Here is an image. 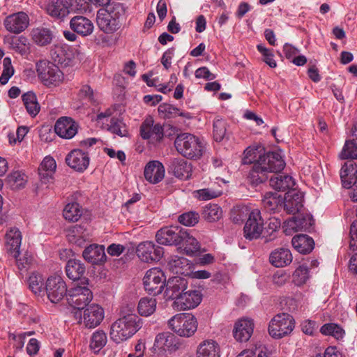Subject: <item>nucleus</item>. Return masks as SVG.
<instances>
[{"label": "nucleus", "instance_id": "obj_33", "mask_svg": "<svg viewBox=\"0 0 357 357\" xmlns=\"http://www.w3.org/2000/svg\"><path fill=\"white\" fill-rule=\"evenodd\" d=\"M291 251L284 248H280L272 251L269 256L270 263L275 267H284L292 261Z\"/></svg>", "mask_w": 357, "mask_h": 357}, {"label": "nucleus", "instance_id": "obj_50", "mask_svg": "<svg viewBox=\"0 0 357 357\" xmlns=\"http://www.w3.org/2000/svg\"><path fill=\"white\" fill-rule=\"evenodd\" d=\"M227 135V122L222 119H215L213 124V136L216 142H221Z\"/></svg>", "mask_w": 357, "mask_h": 357}, {"label": "nucleus", "instance_id": "obj_54", "mask_svg": "<svg viewBox=\"0 0 357 357\" xmlns=\"http://www.w3.org/2000/svg\"><path fill=\"white\" fill-rule=\"evenodd\" d=\"M320 332L325 335H331L336 339L343 337L344 331L337 324L330 323L323 325L320 328Z\"/></svg>", "mask_w": 357, "mask_h": 357}, {"label": "nucleus", "instance_id": "obj_3", "mask_svg": "<svg viewBox=\"0 0 357 357\" xmlns=\"http://www.w3.org/2000/svg\"><path fill=\"white\" fill-rule=\"evenodd\" d=\"M174 146L179 153L189 159H199L203 153L199 139L190 133L178 135L174 141Z\"/></svg>", "mask_w": 357, "mask_h": 357}, {"label": "nucleus", "instance_id": "obj_11", "mask_svg": "<svg viewBox=\"0 0 357 357\" xmlns=\"http://www.w3.org/2000/svg\"><path fill=\"white\" fill-rule=\"evenodd\" d=\"M136 252L142 261L149 263L161 259L164 249L152 241H145L137 245Z\"/></svg>", "mask_w": 357, "mask_h": 357}, {"label": "nucleus", "instance_id": "obj_25", "mask_svg": "<svg viewBox=\"0 0 357 357\" xmlns=\"http://www.w3.org/2000/svg\"><path fill=\"white\" fill-rule=\"evenodd\" d=\"M22 242L20 231L16 228H10L6 234V249L13 257H19L20 248Z\"/></svg>", "mask_w": 357, "mask_h": 357}, {"label": "nucleus", "instance_id": "obj_29", "mask_svg": "<svg viewBox=\"0 0 357 357\" xmlns=\"http://www.w3.org/2000/svg\"><path fill=\"white\" fill-rule=\"evenodd\" d=\"M50 55L54 62L63 66H68L72 59L70 47L64 43L54 45L50 50Z\"/></svg>", "mask_w": 357, "mask_h": 357}, {"label": "nucleus", "instance_id": "obj_63", "mask_svg": "<svg viewBox=\"0 0 357 357\" xmlns=\"http://www.w3.org/2000/svg\"><path fill=\"white\" fill-rule=\"evenodd\" d=\"M56 168V165L54 159L52 157L47 156L42 161L40 167H38V171H44L49 172L50 173H54Z\"/></svg>", "mask_w": 357, "mask_h": 357}, {"label": "nucleus", "instance_id": "obj_28", "mask_svg": "<svg viewBox=\"0 0 357 357\" xmlns=\"http://www.w3.org/2000/svg\"><path fill=\"white\" fill-rule=\"evenodd\" d=\"M169 172L179 179L186 180L191 176L192 167L183 159L174 158L170 162Z\"/></svg>", "mask_w": 357, "mask_h": 357}, {"label": "nucleus", "instance_id": "obj_62", "mask_svg": "<svg viewBox=\"0 0 357 357\" xmlns=\"http://www.w3.org/2000/svg\"><path fill=\"white\" fill-rule=\"evenodd\" d=\"M78 96L81 99L86 100L93 105H96L97 102L93 91L89 85L82 86L79 91Z\"/></svg>", "mask_w": 357, "mask_h": 357}, {"label": "nucleus", "instance_id": "obj_41", "mask_svg": "<svg viewBox=\"0 0 357 357\" xmlns=\"http://www.w3.org/2000/svg\"><path fill=\"white\" fill-rule=\"evenodd\" d=\"M283 197L278 192H266L261 200L263 206L269 212H275L282 208Z\"/></svg>", "mask_w": 357, "mask_h": 357}, {"label": "nucleus", "instance_id": "obj_1", "mask_svg": "<svg viewBox=\"0 0 357 357\" xmlns=\"http://www.w3.org/2000/svg\"><path fill=\"white\" fill-rule=\"evenodd\" d=\"M142 325V319L136 314L121 312V317L111 326L110 337L120 343L132 337Z\"/></svg>", "mask_w": 357, "mask_h": 357}, {"label": "nucleus", "instance_id": "obj_18", "mask_svg": "<svg viewBox=\"0 0 357 357\" xmlns=\"http://www.w3.org/2000/svg\"><path fill=\"white\" fill-rule=\"evenodd\" d=\"M90 158L87 153L81 149L71 151L66 158L67 165L74 170L83 172L89 167Z\"/></svg>", "mask_w": 357, "mask_h": 357}, {"label": "nucleus", "instance_id": "obj_42", "mask_svg": "<svg viewBox=\"0 0 357 357\" xmlns=\"http://www.w3.org/2000/svg\"><path fill=\"white\" fill-rule=\"evenodd\" d=\"M219 345L213 340L200 343L197 350V357H220Z\"/></svg>", "mask_w": 357, "mask_h": 357}, {"label": "nucleus", "instance_id": "obj_58", "mask_svg": "<svg viewBox=\"0 0 357 357\" xmlns=\"http://www.w3.org/2000/svg\"><path fill=\"white\" fill-rule=\"evenodd\" d=\"M259 156H262L260 154V151L258 149L248 147L244 151V156L242 160L243 164H252L258 160Z\"/></svg>", "mask_w": 357, "mask_h": 357}, {"label": "nucleus", "instance_id": "obj_16", "mask_svg": "<svg viewBox=\"0 0 357 357\" xmlns=\"http://www.w3.org/2000/svg\"><path fill=\"white\" fill-rule=\"evenodd\" d=\"M188 280L181 276L169 278L165 283V295L169 299L176 300V303L188 287Z\"/></svg>", "mask_w": 357, "mask_h": 357}, {"label": "nucleus", "instance_id": "obj_8", "mask_svg": "<svg viewBox=\"0 0 357 357\" xmlns=\"http://www.w3.org/2000/svg\"><path fill=\"white\" fill-rule=\"evenodd\" d=\"M164 273L158 268H151L146 271L143 284L145 290L153 296L160 294L165 286Z\"/></svg>", "mask_w": 357, "mask_h": 357}, {"label": "nucleus", "instance_id": "obj_45", "mask_svg": "<svg viewBox=\"0 0 357 357\" xmlns=\"http://www.w3.org/2000/svg\"><path fill=\"white\" fill-rule=\"evenodd\" d=\"M156 305L157 301L154 298H142L137 306L138 312L141 316L149 317L155 311Z\"/></svg>", "mask_w": 357, "mask_h": 357}, {"label": "nucleus", "instance_id": "obj_27", "mask_svg": "<svg viewBox=\"0 0 357 357\" xmlns=\"http://www.w3.org/2000/svg\"><path fill=\"white\" fill-rule=\"evenodd\" d=\"M82 256L86 261L92 264H100L106 261L105 247L101 245L91 244L83 251Z\"/></svg>", "mask_w": 357, "mask_h": 357}, {"label": "nucleus", "instance_id": "obj_39", "mask_svg": "<svg viewBox=\"0 0 357 357\" xmlns=\"http://www.w3.org/2000/svg\"><path fill=\"white\" fill-rule=\"evenodd\" d=\"M31 36L33 41L39 46H45L50 44L54 36L53 32L45 27L33 29Z\"/></svg>", "mask_w": 357, "mask_h": 357}, {"label": "nucleus", "instance_id": "obj_21", "mask_svg": "<svg viewBox=\"0 0 357 357\" xmlns=\"http://www.w3.org/2000/svg\"><path fill=\"white\" fill-rule=\"evenodd\" d=\"M303 202L302 192L292 190L288 191L283 197L282 207L287 213L294 215L301 211L303 207Z\"/></svg>", "mask_w": 357, "mask_h": 357}, {"label": "nucleus", "instance_id": "obj_49", "mask_svg": "<svg viewBox=\"0 0 357 357\" xmlns=\"http://www.w3.org/2000/svg\"><path fill=\"white\" fill-rule=\"evenodd\" d=\"M222 208L218 204H208L204 208L203 217L208 222H215L222 217Z\"/></svg>", "mask_w": 357, "mask_h": 357}, {"label": "nucleus", "instance_id": "obj_59", "mask_svg": "<svg viewBox=\"0 0 357 357\" xmlns=\"http://www.w3.org/2000/svg\"><path fill=\"white\" fill-rule=\"evenodd\" d=\"M257 50L263 55V61L268 65L271 68H273L277 66V63L273 59L274 55L273 50L267 49L262 45H258L257 46Z\"/></svg>", "mask_w": 357, "mask_h": 357}, {"label": "nucleus", "instance_id": "obj_13", "mask_svg": "<svg viewBox=\"0 0 357 357\" xmlns=\"http://www.w3.org/2000/svg\"><path fill=\"white\" fill-rule=\"evenodd\" d=\"M294 214V216L284 222V227L287 234L298 231H308L314 224L312 216L307 213L300 212Z\"/></svg>", "mask_w": 357, "mask_h": 357}, {"label": "nucleus", "instance_id": "obj_4", "mask_svg": "<svg viewBox=\"0 0 357 357\" xmlns=\"http://www.w3.org/2000/svg\"><path fill=\"white\" fill-rule=\"evenodd\" d=\"M81 284H77L68 290V303L78 310H84L93 300L92 291L89 287V279L84 278Z\"/></svg>", "mask_w": 357, "mask_h": 357}, {"label": "nucleus", "instance_id": "obj_2", "mask_svg": "<svg viewBox=\"0 0 357 357\" xmlns=\"http://www.w3.org/2000/svg\"><path fill=\"white\" fill-rule=\"evenodd\" d=\"M124 13L121 3L112 2L105 8H100L96 15L98 28L105 33H112L120 26L119 18Z\"/></svg>", "mask_w": 357, "mask_h": 357}, {"label": "nucleus", "instance_id": "obj_36", "mask_svg": "<svg viewBox=\"0 0 357 357\" xmlns=\"http://www.w3.org/2000/svg\"><path fill=\"white\" fill-rule=\"evenodd\" d=\"M291 243L296 250L303 255L311 252L314 248L313 238L307 234H298L294 236Z\"/></svg>", "mask_w": 357, "mask_h": 357}, {"label": "nucleus", "instance_id": "obj_38", "mask_svg": "<svg viewBox=\"0 0 357 357\" xmlns=\"http://www.w3.org/2000/svg\"><path fill=\"white\" fill-rule=\"evenodd\" d=\"M85 271L84 264L78 259H70L66 265V275L73 281L82 280Z\"/></svg>", "mask_w": 357, "mask_h": 357}, {"label": "nucleus", "instance_id": "obj_55", "mask_svg": "<svg viewBox=\"0 0 357 357\" xmlns=\"http://www.w3.org/2000/svg\"><path fill=\"white\" fill-rule=\"evenodd\" d=\"M199 220V214L195 211H189L184 213L178 216V222L188 227L195 225Z\"/></svg>", "mask_w": 357, "mask_h": 357}, {"label": "nucleus", "instance_id": "obj_9", "mask_svg": "<svg viewBox=\"0 0 357 357\" xmlns=\"http://www.w3.org/2000/svg\"><path fill=\"white\" fill-rule=\"evenodd\" d=\"M45 291L49 300L54 303H59L65 296L67 297L68 293L66 282L60 276L48 278Z\"/></svg>", "mask_w": 357, "mask_h": 357}, {"label": "nucleus", "instance_id": "obj_30", "mask_svg": "<svg viewBox=\"0 0 357 357\" xmlns=\"http://www.w3.org/2000/svg\"><path fill=\"white\" fill-rule=\"evenodd\" d=\"M340 178L344 188L349 189L356 182L357 167L353 160L344 163L340 171Z\"/></svg>", "mask_w": 357, "mask_h": 357}, {"label": "nucleus", "instance_id": "obj_37", "mask_svg": "<svg viewBox=\"0 0 357 357\" xmlns=\"http://www.w3.org/2000/svg\"><path fill=\"white\" fill-rule=\"evenodd\" d=\"M270 185L278 191L291 190L295 185L294 179L289 175L276 174L271 176L269 181Z\"/></svg>", "mask_w": 357, "mask_h": 357}, {"label": "nucleus", "instance_id": "obj_10", "mask_svg": "<svg viewBox=\"0 0 357 357\" xmlns=\"http://www.w3.org/2000/svg\"><path fill=\"white\" fill-rule=\"evenodd\" d=\"M264 230V220L258 209L251 211L243 228L244 237L248 240L257 239Z\"/></svg>", "mask_w": 357, "mask_h": 357}, {"label": "nucleus", "instance_id": "obj_7", "mask_svg": "<svg viewBox=\"0 0 357 357\" xmlns=\"http://www.w3.org/2000/svg\"><path fill=\"white\" fill-rule=\"evenodd\" d=\"M294 328L293 317L287 313L275 315L270 321L268 333L275 339H280L289 334Z\"/></svg>", "mask_w": 357, "mask_h": 357}, {"label": "nucleus", "instance_id": "obj_5", "mask_svg": "<svg viewBox=\"0 0 357 357\" xmlns=\"http://www.w3.org/2000/svg\"><path fill=\"white\" fill-rule=\"evenodd\" d=\"M197 318L188 313H180L173 316L168 321V327L181 337H190L197 329Z\"/></svg>", "mask_w": 357, "mask_h": 357}, {"label": "nucleus", "instance_id": "obj_47", "mask_svg": "<svg viewBox=\"0 0 357 357\" xmlns=\"http://www.w3.org/2000/svg\"><path fill=\"white\" fill-rule=\"evenodd\" d=\"M107 341L106 334L102 331H97L91 336L90 349L97 354L105 346Z\"/></svg>", "mask_w": 357, "mask_h": 357}, {"label": "nucleus", "instance_id": "obj_23", "mask_svg": "<svg viewBox=\"0 0 357 357\" xmlns=\"http://www.w3.org/2000/svg\"><path fill=\"white\" fill-rule=\"evenodd\" d=\"M165 167L158 160L149 162L144 170V175L147 181L155 184L160 182L165 176Z\"/></svg>", "mask_w": 357, "mask_h": 357}, {"label": "nucleus", "instance_id": "obj_46", "mask_svg": "<svg viewBox=\"0 0 357 357\" xmlns=\"http://www.w3.org/2000/svg\"><path fill=\"white\" fill-rule=\"evenodd\" d=\"M82 214V207L77 202L68 204L63 211V218L70 222L77 221Z\"/></svg>", "mask_w": 357, "mask_h": 357}, {"label": "nucleus", "instance_id": "obj_53", "mask_svg": "<svg viewBox=\"0 0 357 357\" xmlns=\"http://www.w3.org/2000/svg\"><path fill=\"white\" fill-rule=\"evenodd\" d=\"M251 211L246 206H234L231 211V219L236 224L243 222L249 217Z\"/></svg>", "mask_w": 357, "mask_h": 357}, {"label": "nucleus", "instance_id": "obj_51", "mask_svg": "<svg viewBox=\"0 0 357 357\" xmlns=\"http://www.w3.org/2000/svg\"><path fill=\"white\" fill-rule=\"evenodd\" d=\"M28 282L29 289L34 294L40 296L42 294H44L45 287L44 288V282L42 275L38 274H32L29 278Z\"/></svg>", "mask_w": 357, "mask_h": 357}, {"label": "nucleus", "instance_id": "obj_43", "mask_svg": "<svg viewBox=\"0 0 357 357\" xmlns=\"http://www.w3.org/2000/svg\"><path fill=\"white\" fill-rule=\"evenodd\" d=\"M170 271L178 275H187L190 268L189 261L184 257H174L167 264Z\"/></svg>", "mask_w": 357, "mask_h": 357}, {"label": "nucleus", "instance_id": "obj_24", "mask_svg": "<svg viewBox=\"0 0 357 357\" xmlns=\"http://www.w3.org/2000/svg\"><path fill=\"white\" fill-rule=\"evenodd\" d=\"M254 322L250 319H241L234 326L233 331L234 338L239 342H247L253 333Z\"/></svg>", "mask_w": 357, "mask_h": 357}, {"label": "nucleus", "instance_id": "obj_52", "mask_svg": "<svg viewBox=\"0 0 357 357\" xmlns=\"http://www.w3.org/2000/svg\"><path fill=\"white\" fill-rule=\"evenodd\" d=\"M108 130L120 137H126L128 135L126 123L119 118L111 119Z\"/></svg>", "mask_w": 357, "mask_h": 357}, {"label": "nucleus", "instance_id": "obj_19", "mask_svg": "<svg viewBox=\"0 0 357 357\" xmlns=\"http://www.w3.org/2000/svg\"><path fill=\"white\" fill-rule=\"evenodd\" d=\"M78 124L72 118H59L54 125L55 132L61 138L72 139L77 132Z\"/></svg>", "mask_w": 357, "mask_h": 357}, {"label": "nucleus", "instance_id": "obj_61", "mask_svg": "<svg viewBox=\"0 0 357 357\" xmlns=\"http://www.w3.org/2000/svg\"><path fill=\"white\" fill-rule=\"evenodd\" d=\"M280 226L281 221L280 219L275 217H272L268 219V223L267 227L265 228V232L268 233L270 237H266V241H269L275 238V235L274 234L278 231Z\"/></svg>", "mask_w": 357, "mask_h": 357}, {"label": "nucleus", "instance_id": "obj_6", "mask_svg": "<svg viewBox=\"0 0 357 357\" xmlns=\"http://www.w3.org/2000/svg\"><path fill=\"white\" fill-rule=\"evenodd\" d=\"M36 71L39 79L47 87L57 86L64 79V75L59 68L48 61L38 62L36 63Z\"/></svg>", "mask_w": 357, "mask_h": 357}, {"label": "nucleus", "instance_id": "obj_15", "mask_svg": "<svg viewBox=\"0 0 357 357\" xmlns=\"http://www.w3.org/2000/svg\"><path fill=\"white\" fill-rule=\"evenodd\" d=\"M183 228L177 226L165 227L159 229L155 234L158 244L164 245H179L182 238Z\"/></svg>", "mask_w": 357, "mask_h": 357}, {"label": "nucleus", "instance_id": "obj_26", "mask_svg": "<svg viewBox=\"0 0 357 357\" xmlns=\"http://www.w3.org/2000/svg\"><path fill=\"white\" fill-rule=\"evenodd\" d=\"M70 27L74 32L82 36L91 35L94 29L93 22L82 15L73 17L70 21Z\"/></svg>", "mask_w": 357, "mask_h": 357}, {"label": "nucleus", "instance_id": "obj_20", "mask_svg": "<svg viewBox=\"0 0 357 357\" xmlns=\"http://www.w3.org/2000/svg\"><path fill=\"white\" fill-rule=\"evenodd\" d=\"M259 163L264 165L268 173L280 172L285 167V162L279 153L268 152L259 156L258 159Z\"/></svg>", "mask_w": 357, "mask_h": 357}, {"label": "nucleus", "instance_id": "obj_40", "mask_svg": "<svg viewBox=\"0 0 357 357\" xmlns=\"http://www.w3.org/2000/svg\"><path fill=\"white\" fill-rule=\"evenodd\" d=\"M181 236L180 245L183 248L188 255L192 256L199 250L200 245L198 241L188 233V229H183Z\"/></svg>", "mask_w": 357, "mask_h": 357}, {"label": "nucleus", "instance_id": "obj_60", "mask_svg": "<svg viewBox=\"0 0 357 357\" xmlns=\"http://www.w3.org/2000/svg\"><path fill=\"white\" fill-rule=\"evenodd\" d=\"M158 110L160 114H163V118L165 119H170L176 116H182V114L179 113L178 108L169 104L160 105Z\"/></svg>", "mask_w": 357, "mask_h": 357}, {"label": "nucleus", "instance_id": "obj_34", "mask_svg": "<svg viewBox=\"0 0 357 357\" xmlns=\"http://www.w3.org/2000/svg\"><path fill=\"white\" fill-rule=\"evenodd\" d=\"M67 238L70 243L82 247L89 239V233L84 226L76 225L68 230Z\"/></svg>", "mask_w": 357, "mask_h": 357}, {"label": "nucleus", "instance_id": "obj_56", "mask_svg": "<svg viewBox=\"0 0 357 357\" xmlns=\"http://www.w3.org/2000/svg\"><path fill=\"white\" fill-rule=\"evenodd\" d=\"M3 72L0 77V83L3 85L8 83L9 79L14 74V68L12 66L11 59L9 57H6L3 61Z\"/></svg>", "mask_w": 357, "mask_h": 357}, {"label": "nucleus", "instance_id": "obj_22", "mask_svg": "<svg viewBox=\"0 0 357 357\" xmlns=\"http://www.w3.org/2000/svg\"><path fill=\"white\" fill-rule=\"evenodd\" d=\"M83 319L86 327L96 328L104 319V310L100 305L92 304L84 309Z\"/></svg>", "mask_w": 357, "mask_h": 357}, {"label": "nucleus", "instance_id": "obj_44", "mask_svg": "<svg viewBox=\"0 0 357 357\" xmlns=\"http://www.w3.org/2000/svg\"><path fill=\"white\" fill-rule=\"evenodd\" d=\"M22 99L27 112L32 117L36 116L40 109L36 94L32 91H28L22 96Z\"/></svg>", "mask_w": 357, "mask_h": 357}, {"label": "nucleus", "instance_id": "obj_14", "mask_svg": "<svg viewBox=\"0 0 357 357\" xmlns=\"http://www.w3.org/2000/svg\"><path fill=\"white\" fill-rule=\"evenodd\" d=\"M29 24L28 15L20 11L6 16L3 20V26L6 31L11 33L19 34L23 32Z\"/></svg>", "mask_w": 357, "mask_h": 357}, {"label": "nucleus", "instance_id": "obj_32", "mask_svg": "<svg viewBox=\"0 0 357 357\" xmlns=\"http://www.w3.org/2000/svg\"><path fill=\"white\" fill-rule=\"evenodd\" d=\"M70 6L68 0H50L47 12L54 18L63 19L70 13Z\"/></svg>", "mask_w": 357, "mask_h": 357}, {"label": "nucleus", "instance_id": "obj_64", "mask_svg": "<svg viewBox=\"0 0 357 357\" xmlns=\"http://www.w3.org/2000/svg\"><path fill=\"white\" fill-rule=\"evenodd\" d=\"M8 181L13 188L24 187L25 180L24 174L20 172H14L8 176Z\"/></svg>", "mask_w": 357, "mask_h": 357}, {"label": "nucleus", "instance_id": "obj_31", "mask_svg": "<svg viewBox=\"0 0 357 357\" xmlns=\"http://www.w3.org/2000/svg\"><path fill=\"white\" fill-rule=\"evenodd\" d=\"M202 300V294L198 290H188L185 291L178 298L176 304L181 309L189 310L196 307Z\"/></svg>", "mask_w": 357, "mask_h": 357}, {"label": "nucleus", "instance_id": "obj_12", "mask_svg": "<svg viewBox=\"0 0 357 357\" xmlns=\"http://www.w3.org/2000/svg\"><path fill=\"white\" fill-rule=\"evenodd\" d=\"M139 132L144 139L160 142L165 137V128L160 123L154 124L153 119L149 116L142 123Z\"/></svg>", "mask_w": 357, "mask_h": 357}, {"label": "nucleus", "instance_id": "obj_35", "mask_svg": "<svg viewBox=\"0 0 357 357\" xmlns=\"http://www.w3.org/2000/svg\"><path fill=\"white\" fill-rule=\"evenodd\" d=\"M268 172L259 161L254 162L248 176V180L252 186H257L267 181Z\"/></svg>", "mask_w": 357, "mask_h": 357}, {"label": "nucleus", "instance_id": "obj_17", "mask_svg": "<svg viewBox=\"0 0 357 357\" xmlns=\"http://www.w3.org/2000/svg\"><path fill=\"white\" fill-rule=\"evenodd\" d=\"M181 346L179 340L172 333L163 332L155 338L153 347L155 349L170 353L176 351Z\"/></svg>", "mask_w": 357, "mask_h": 357}, {"label": "nucleus", "instance_id": "obj_57", "mask_svg": "<svg viewBox=\"0 0 357 357\" xmlns=\"http://www.w3.org/2000/svg\"><path fill=\"white\" fill-rule=\"evenodd\" d=\"M342 159H357V145L356 143L347 141L340 153Z\"/></svg>", "mask_w": 357, "mask_h": 357}, {"label": "nucleus", "instance_id": "obj_48", "mask_svg": "<svg viewBox=\"0 0 357 357\" xmlns=\"http://www.w3.org/2000/svg\"><path fill=\"white\" fill-rule=\"evenodd\" d=\"M310 278L309 268L305 265H300L292 274V282L296 286L304 284Z\"/></svg>", "mask_w": 357, "mask_h": 357}]
</instances>
